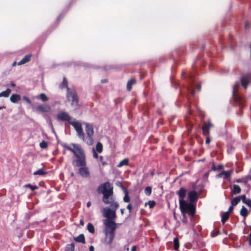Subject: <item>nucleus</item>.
<instances>
[{"mask_svg": "<svg viewBox=\"0 0 251 251\" xmlns=\"http://www.w3.org/2000/svg\"><path fill=\"white\" fill-rule=\"evenodd\" d=\"M180 209L182 213H188L193 216L195 212L194 206L192 203H187L185 201H180Z\"/></svg>", "mask_w": 251, "mask_h": 251, "instance_id": "4", "label": "nucleus"}, {"mask_svg": "<svg viewBox=\"0 0 251 251\" xmlns=\"http://www.w3.org/2000/svg\"><path fill=\"white\" fill-rule=\"evenodd\" d=\"M240 84L242 87L246 89L248 86L251 84V79H240L239 82H236L233 87L232 96L236 101H239L241 100V97L238 96L237 94L238 88H239Z\"/></svg>", "mask_w": 251, "mask_h": 251, "instance_id": "3", "label": "nucleus"}, {"mask_svg": "<svg viewBox=\"0 0 251 251\" xmlns=\"http://www.w3.org/2000/svg\"><path fill=\"white\" fill-rule=\"evenodd\" d=\"M16 62H14L13 63L12 65H13V66H15V65H16Z\"/></svg>", "mask_w": 251, "mask_h": 251, "instance_id": "61", "label": "nucleus"}, {"mask_svg": "<svg viewBox=\"0 0 251 251\" xmlns=\"http://www.w3.org/2000/svg\"><path fill=\"white\" fill-rule=\"evenodd\" d=\"M64 149L70 151L75 158L72 160V165L74 167H79L78 174L84 178L90 176V171L87 167L86 155L81 146L79 144L71 143L70 145L64 144L62 145Z\"/></svg>", "mask_w": 251, "mask_h": 251, "instance_id": "1", "label": "nucleus"}, {"mask_svg": "<svg viewBox=\"0 0 251 251\" xmlns=\"http://www.w3.org/2000/svg\"><path fill=\"white\" fill-rule=\"evenodd\" d=\"M102 214L104 217L107 218L106 219L114 220L116 217V211L109 207H105L103 209Z\"/></svg>", "mask_w": 251, "mask_h": 251, "instance_id": "8", "label": "nucleus"}, {"mask_svg": "<svg viewBox=\"0 0 251 251\" xmlns=\"http://www.w3.org/2000/svg\"><path fill=\"white\" fill-rule=\"evenodd\" d=\"M211 170L215 171L217 170V168L216 167L214 164H213L212 167H211Z\"/></svg>", "mask_w": 251, "mask_h": 251, "instance_id": "48", "label": "nucleus"}, {"mask_svg": "<svg viewBox=\"0 0 251 251\" xmlns=\"http://www.w3.org/2000/svg\"><path fill=\"white\" fill-rule=\"evenodd\" d=\"M46 172L45 171L43 168H41L33 173V175L35 176H43L46 174Z\"/></svg>", "mask_w": 251, "mask_h": 251, "instance_id": "27", "label": "nucleus"}, {"mask_svg": "<svg viewBox=\"0 0 251 251\" xmlns=\"http://www.w3.org/2000/svg\"><path fill=\"white\" fill-rule=\"evenodd\" d=\"M91 205V201H88V202L87 203V206L88 207H89Z\"/></svg>", "mask_w": 251, "mask_h": 251, "instance_id": "55", "label": "nucleus"}, {"mask_svg": "<svg viewBox=\"0 0 251 251\" xmlns=\"http://www.w3.org/2000/svg\"><path fill=\"white\" fill-rule=\"evenodd\" d=\"M128 160L127 159H124L122 160L117 165L118 167H121L124 165H127L128 164Z\"/></svg>", "mask_w": 251, "mask_h": 251, "instance_id": "33", "label": "nucleus"}, {"mask_svg": "<svg viewBox=\"0 0 251 251\" xmlns=\"http://www.w3.org/2000/svg\"><path fill=\"white\" fill-rule=\"evenodd\" d=\"M61 88H66L67 90V99L71 102L72 106L76 109L79 107L78 99L75 91L74 90H70L68 86V82L67 79H63Z\"/></svg>", "mask_w": 251, "mask_h": 251, "instance_id": "2", "label": "nucleus"}, {"mask_svg": "<svg viewBox=\"0 0 251 251\" xmlns=\"http://www.w3.org/2000/svg\"><path fill=\"white\" fill-rule=\"evenodd\" d=\"M85 131L87 135L86 143L89 145H92L93 144V139L92 138L94 135V128L92 125L85 123Z\"/></svg>", "mask_w": 251, "mask_h": 251, "instance_id": "6", "label": "nucleus"}, {"mask_svg": "<svg viewBox=\"0 0 251 251\" xmlns=\"http://www.w3.org/2000/svg\"><path fill=\"white\" fill-rule=\"evenodd\" d=\"M36 98L37 99L41 100L43 102L47 101L49 100V98L46 95V94L44 93H42V94H40L38 96H37L36 97Z\"/></svg>", "mask_w": 251, "mask_h": 251, "instance_id": "22", "label": "nucleus"}, {"mask_svg": "<svg viewBox=\"0 0 251 251\" xmlns=\"http://www.w3.org/2000/svg\"><path fill=\"white\" fill-rule=\"evenodd\" d=\"M98 192L100 194H102L103 196L105 195H113V187L110 183L107 182L100 185L97 189Z\"/></svg>", "mask_w": 251, "mask_h": 251, "instance_id": "5", "label": "nucleus"}, {"mask_svg": "<svg viewBox=\"0 0 251 251\" xmlns=\"http://www.w3.org/2000/svg\"><path fill=\"white\" fill-rule=\"evenodd\" d=\"M31 55H25L21 60L18 63V65H21L24 64L30 61Z\"/></svg>", "mask_w": 251, "mask_h": 251, "instance_id": "18", "label": "nucleus"}, {"mask_svg": "<svg viewBox=\"0 0 251 251\" xmlns=\"http://www.w3.org/2000/svg\"><path fill=\"white\" fill-rule=\"evenodd\" d=\"M23 100H25L28 103L30 104L31 103V100L26 97H24Z\"/></svg>", "mask_w": 251, "mask_h": 251, "instance_id": "44", "label": "nucleus"}, {"mask_svg": "<svg viewBox=\"0 0 251 251\" xmlns=\"http://www.w3.org/2000/svg\"><path fill=\"white\" fill-rule=\"evenodd\" d=\"M93 156L95 158H97L98 157V153L96 151H94Z\"/></svg>", "mask_w": 251, "mask_h": 251, "instance_id": "50", "label": "nucleus"}, {"mask_svg": "<svg viewBox=\"0 0 251 251\" xmlns=\"http://www.w3.org/2000/svg\"><path fill=\"white\" fill-rule=\"evenodd\" d=\"M236 181L237 182H238V183H240V182H242L241 180V179H238L236 180Z\"/></svg>", "mask_w": 251, "mask_h": 251, "instance_id": "59", "label": "nucleus"}, {"mask_svg": "<svg viewBox=\"0 0 251 251\" xmlns=\"http://www.w3.org/2000/svg\"><path fill=\"white\" fill-rule=\"evenodd\" d=\"M11 85V86L12 87H14L15 86V84L14 83H12Z\"/></svg>", "mask_w": 251, "mask_h": 251, "instance_id": "63", "label": "nucleus"}, {"mask_svg": "<svg viewBox=\"0 0 251 251\" xmlns=\"http://www.w3.org/2000/svg\"><path fill=\"white\" fill-rule=\"evenodd\" d=\"M183 216L182 222L185 223L187 221V219L186 218L185 213H183Z\"/></svg>", "mask_w": 251, "mask_h": 251, "instance_id": "45", "label": "nucleus"}, {"mask_svg": "<svg viewBox=\"0 0 251 251\" xmlns=\"http://www.w3.org/2000/svg\"><path fill=\"white\" fill-rule=\"evenodd\" d=\"M106 82H107L106 79H102L101 80V83H106Z\"/></svg>", "mask_w": 251, "mask_h": 251, "instance_id": "58", "label": "nucleus"}, {"mask_svg": "<svg viewBox=\"0 0 251 251\" xmlns=\"http://www.w3.org/2000/svg\"><path fill=\"white\" fill-rule=\"evenodd\" d=\"M105 238L104 243L106 244H111L115 237V232H104Z\"/></svg>", "mask_w": 251, "mask_h": 251, "instance_id": "11", "label": "nucleus"}, {"mask_svg": "<svg viewBox=\"0 0 251 251\" xmlns=\"http://www.w3.org/2000/svg\"><path fill=\"white\" fill-rule=\"evenodd\" d=\"M51 108L50 105L47 104H41L37 106L36 110L38 112H49Z\"/></svg>", "mask_w": 251, "mask_h": 251, "instance_id": "12", "label": "nucleus"}, {"mask_svg": "<svg viewBox=\"0 0 251 251\" xmlns=\"http://www.w3.org/2000/svg\"><path fill=\"white\" fill-rule=\"evenodd\" d=\"M74 245L72 244L70 245H68L66 247V251H74Z\"/></svg>", "mask_w": 251, "mask_h": 251, "instance_id": "37", "label": "nucleus"}, {"mask_svg": "<svg viewBox=\"0 0 251 251\" xmlns=\"http://www.w3.org/2000/svg\"><path fill=\"white\" fill-rule=\"evenodd\" d=\"M241 192V188L238 185H234L233 186V189L232 190L231 193L232 195H236L240 193Z\"/></svg>", "mask_w": 251, "mask_h": 251, "instance_id": "21", "label": "nucleus"}, {"mask_svg": "<svg viewBox=\"0 0 251 251\" xmlns=\"http://www.w3.org/2000/svg\"><path fill=\"white\" fill-rule=\"evenodd\" d=\"M40 147L41 149H46L48 147V143L45 141H42L40 143Z\"/></svg>", "mask_w": 251, "mask_h": 251, "instance_id": "38", "label": "nucleus"}, {"mask_svg": "<svg viewBox=\"0 0 251 251\" xmlns=\"http://www.w3.org/2000/svg\"><path fill=\"white\" fill-rule=\"evenodd\" d=\"M193 88L197 89L198 91H200L201 90V85L200 84H194L193 87L189 89L190 93L192 95H194V90Z\"/></svg>", "mask_w": 251, "mask_h": 251, "instance_id": "26", "label": "nucleus"}, {"mask_svg": "<svg viewBox=\"0 0 251 251\" xmlns=\"http://www.w3.org/2000/svg\"><path fill=\"white\" fill-rule=\"evenodd\" d=\"M233 206H232V205L231 206H230L229 208H228V210L227 212H228V214L229 213V212H231L232 211L233 209Z\"/></svg>", "mask_w": 251, "mask_h": 251, "instance_id": "49", "label": "nucleus"}, {"mask_svg": "<svg viewBox=\"0 0 251 251\" xmlns=\"http://www.w3.org/2000/svg\"><path fill=\"white\" fill-rule=\"evenodd\" d=\"M213 127H214V125L210 121L204 122L202 127L203 134L204 136L209 135L210 129Z\"/></svg>", "mask_w": 251, "mask_h": 251, "instance_id": "10", "label": "nucleus"}, {"mask_svg": "<svg viewBox=\"0 0 251 251\" xmlns=\"http://www.w3.org/2000/svg\"><path fill=\"white\" fill-rule=\"evenodd\" d=\"M242 200L241 199V196L240 197H237L236 198H234L232 201H231V204L232 206H235L236 205L238 202Z\"/></svg>", "mask_w": 251, "mask_h": 251, "instance_id": "30", "label": "nucleus"}, {"mask_svg": "<svg viewBox=\"0 0 251 251\" xmlns=\"http://www.w3.org/2000/svg\"><path fill=\"white\" fill-rule=\"evenodd\" d=\"M11 92V90L8 88L5 91L0 93V97L7 98L9 96Z\"/></svg>", "mask_w": 251, "mask_h": 251, "instance_id": "24", "label": "nucleus"}, {"mask_svg": "<svg viewBox=\"0 0 251 251\" xmlns=\"http://www.w3.org/2000/svg\"><path fill=\"white\" fill-rule=\"evenodd\" d=\"M145 193L147 195H150L151 193V187H147L145 189Z\"/></svg>", "mask_w": 251, "mask_h": 251, "instance_id": "40", "label": "nucleus"}, {"mask_svg": "<svg viewBox=\"0 0 251 251\" xmlns=\"http://www.w3.org/2000/svg\"><path fill=\"white\" fill-rule=\"evenodd\" d=\"M70 124L74 126L76 131L82 129L81 124L79 122H71Z\"/></svg>", "mask_w": 251, "mask_h": 251, "instance_id": "17", "label": "nucleus"}, {"mask_svg": "<svg viewBox=\"0 0 251 251\" xmlns=\"http://www.w3.org/2000/svg\"><path fill=\"white\" fill-rule=\"evenodd\" d=\"M240 213L242 216L246 217L248 214V211L247 209L244 206H242Z\"/></svg>", "mask_w": 251, "mask_h": 251, "instance_id": "29", "label": "nucleus"}, {"mask_svg": "<svg viewBox=\"0 0 251 251\" xmlns=\"http://www.w3.org/2000/svg\"><path fill=\"white\" fill-rule=\"evenodd\" d=\"M103 202L106 204H110L114 201V199L112 195H107L106 194L103 196L102 198Z\"/></svg>", "mask_w": 251, "mask_h": 251, "instance_id": "16", "label": "nucleus"}, {"mask_svg": "<svg viewBox=\"0 0 251 251\" xmlns=\"http://www.w3.org/2000/svg\"><path fill=\"white\" fill-rule=\"evenodd\" d=\"M105 226L104 232H115L117 224L111 219H105L103 221Z\"/></svg>", "mask_w": 251, "mask_h": 251, "instance_id": "7", "label": "nucleus"}, {"mask_svg": "<svg viewBox=\"0 0 251 251\" xmlns=\"http://www.w3.org/2000/svg\"><path fill=\"white\" fill-rule=\"evenodd\" d=\"M136 83L135 79H130L129 80L127 83V90L128 91H130L132 88V85L135 84Z\"/></svg>", "mask_w": 251, "mask_h": 251, "instance_id": "28", "label": "nucleus"}, {"mask_svg": "<svg viewBox=\"0 0 251 251\" xmlns=\"http://www.w3.org/2000/svg\"><path fill=\"white\" fill-rule=\"evenodd\" d=\"M120 211H121V214H122V215H123V214H124V211H125V209H124V208H122V209H121Z\"/></svg>", "mask_w": 251, "mask_h": 251, "instance_id": "56", "label": "nucleus"}, {"mask_svg": "<svg viewBox=\"0 0 251 251\" xmlns=\"http://www.w3.org/2000/svg\"><path fill=\"white\" fill-rule=\"evenodd\" d=\"M89 251H94V248L93 246H91L89 247Z\"/></svg>", "mask_w": 251, "mask_h": 251, "instance_id": "53", "label": "nucleus"}, {"mask_svg": "<svg viewBox=\"0 0 251 251\" xmlns=\"http://www.w3.org/2000/svg\"><path fill=\"white\" fill-rule=\"evenodd\" d=\"M25 187L29 188L30 189H31L32 191H34L38 188V187L35 185H32L30 184H26L25 185Z\"/></svg>", "mask_w": 251, "mask_h": 251, "instance_id": "41", "label": "nucleus"}, {"mask_svg": "<svg viewBox=\"0 0 251 251\" xmlns=\"http://www.w3.org/2000/svg\"><path fill=\"white\" fill-rule=\"evenodd\" d=\"M241 199L242 201L247 204L248 206L251 207V199H247L245 195H242Z\"/></svg>", "mask_w": 251, "mask_h": 251, "instance_id": "20", "label": "nucleus"}, {"mask_svg": "<svg viewBox=\"0 0 251 251\" xmlns=\"http://www.w3.org/2000/svg\"><path fill=\"white\" fill-rule=\"evenodd\" d=\"M211 236H212V237H214V236H216V235H214L213 233H211Z\"/></svg>", "mask_w": 251, "mask_h": 251, "instance_id": "64", "label": "nucleus"}, {"mask_svg": "<svg viewBox=\"0 0 251 251\" xmlns=\"http://www.w3.org/2000/svg\"><path fill=\"white\" fill-rule=\"evenodd\" d=\"M75 241L78 242L82 243H85V237L83 234H81L77 237L75 238Z\"/></svg>", "mask_w": 251, "mask_h": 251, "instance_id": "25", "label": "nucleus"}, {"mask_svg": "<svg viewBox=\"0 0 251 251\" xmlns=\"http://www.w3.org/2000/svg\"><path fill=\"white\" fill-rule=\"evenodd\" d=\"M21 99V97L19 95L13 94L10 97V101L13 103H16L18 101L20 100Z\"/></svg>", "mask_w": 251, "mask_h": 251, "instance_id": "19", "label": "nucleus"}, {"mask_svg": "<svg viewBox=\"0 0 251 251\" xmlns=\"http://www.w3.org/2000/svg\"><path fill=\"white\" fill-rule=\"evenodd\" d=\"M4 106H0V110L2 109V108H4Z\"/></svg>", "mask_w": 251, "mask_h": 251, "instance_id": "62", "label": "nucleus"}, {"mask_svg": "<svg viewBox=\"0 0 251 251\" xmlns=\"http://www.w3.org/2000/svg\"><path fill=\"white\" fill-rule=\"evenodd\" d=\"M206 136V141H205V143L206 144H209V143L210 142V139L209 137V135Z\"/></svg>", "mask_w": 251, "mask_h": 251, "instance_id": "46", "label": "nucleus"}, {"mask_svg": "<svg viewBox=\"0 0 251 251\" xmlns=\"http://www.w3.org/2000/svg\"><path fill=\"white\" fill-rule=\"evenodd\" d=\"M57 119L59 121H67L69 123L71 122V120L72 119L71 117L69 115V114L64 111L59 112L56 116Z\"/></svg>", "mask_w": 251, "mask_h": 251, "instance_id": "9", "label": "nucleus"}, {"mask_svg": "<svg viewBox=\"0 0 251 251\" xmlns=\"http://www.w3.org/2000/svg\"><path fill=\"white\" fill-rule=\"evenodd\" d=\"M80 224L81 225L83 226V225H84V222H83V220H80Z\"/></svg>", "mask_w": 251, "mask_h": 251, "instance_id": "57", "label": "nucleus"}, {"mask_svg": "<svg viewBox=\"0 0 251 251\" xmlns=\"http://www.w3.org/2000/svg\"><path fill=\"white\" fill-rule=\"evenodd\" d=\"M100 161L101 162V164L103 166H105L107 164V163L105 161H103L102 156H100Z\"/></svg>", "mask_w": 251, "mask_h": 251, "instance_id": "43", "label": "nucleus"}, {"mask_svg": "<svg viewBox=\"0 0 251 251\" xmlns=\"http://www.w3.org/2000/svg\"><path fill=\"white\" fill-rule=\"evenodd\" d=\"M186 190L183 188H181L177 192L179 197V202L180 205V201H185L183 199L186 196Z\"/></svg>", "mask_w": 251, "mask_h": 251, "instance_id": "15", "label": "nucleus"}, {"mask_svg": "<svg viewBox=\"0 0 251 251\" xmlns=\"http://www.w3.org/2000/svg\"><path fill=\"white\" fill-rule=\"evenodd\" d=\"M129 201H130V198L128 195V193H127V191L126 190L125 191V197H124V201L126 202H129Z\"/></svg>", "mask_w": 251, "mask_h": 251, "instance_id": "39", "label": "nucleus"}, {"mask_svg": "<svg viewBox=\"0 0 251 251\" xmlns=\"http://www.w3.org/2000/svg\"><path fill=\"white\" fill-rule=\"evenodd\" d=\"M174 249L176 250L179 248V241L177 238H175L174 239Z\"/></svg>", "mask_w": 251, "mask_h": 251, "instance_id": "35", "label": "nucleus"}, {"mask_svg": "<svg viewBox=\"0 0 251 251\" xmlns=\"http://www.w3.org/2000/svg\"><path fill=\"white\" fill-rule=\"evenodd\" d=\"M188 198L191 202L197 201L198 199V193L195 191H190L188 193Z\"/></svg>", "mask_w": 251, "mask_h": 251, "instance_id": "13", "label": "nucleus"}, {"mask_svg": "<svg viewBox=\"0 0 251 251\" xmlns=\"http://www.w3.org/2000/svg\"><path fill=\"white\" fill-rule=\"evenodd\" d=\"M233 171L229 170L228 171H223L217 176V177H223L224 179L228 178L230 177L232 174Z\"/></svg>", "mask_w": 251, "mask_h": 251, "instance_id": "14", "label": "nucleus"}, {"mask_svg": "<svg viewBox=\"0 0 251 251\" xmlns=\"http://www.w3.org/2000/svg\"><path fill=\"white\" fill-rule=\"evenodd\" d=\"M96 150L99 153H100L102 152V145L99 142L97 143V144L96 145Z\"/></svg>", "mask_w": 251, "mask_h": 251, "instance_id": "34", "label": "nucleus"}, {"mask_svg": "<svg viewBox=\"0 0 251 251\" xmlns=\"http://www.w3.org/2000/svg\"><path fill=\"white\" fill-rule=\"evenodd\" d=\"M76 132H77V135H78V136L79 137V138H80L82 140H84V134L83 132L82 129H80Z\"/></svg>", "mask_w": 251, "mask_h": 251, "instance_id": "36", "label": "nucleus"}, {"mask_svg": "<svg viewBox=\"0 0 251 251\" xmlns=\"http://www.w3.org/2000/svg\"><path fill=\"white\" fill-rule=\"evenodd\" d=\"M249 244L251 245V235H250V238L249 240Z\"/></svg>", "mask_w": 251, "mask_h": 251, "instance_id": "60", "label": "nucleus"}, {"mask_svg": "<svg viewBox=\"0 0 251 251\" xmlns=\"http://www.w3.org/2000/svg\"><path fill=\"white\" fill-rule=\"evenodd\" d=\"M127 208L129 210V213H130L131 212V208H132V205L131 204H128L127 206Z\"/></svg>", "mask_w": 251, "mask_h": 251, "instance_id": "47", "label": "nucleus"}, {"mask_svg": "<svg viewBox=\"0 0 251 251\" xmlns=\"http://www.w3.org/2000/svg\"><path fill=\"white\" fill-rule=\"evenodd\" d=\"M217 170H221L223 169V166L222 165H219L217 167Z\"/></svg>", "mask_w": 251, "mask_h": 251, "instance_id": "51", "label": "nucleus"}, {"mask_svg": "<svg viewBox=\"0 0 251 251\" xmlns=\"http://www.w3.org/2000/svg\"><path fill=\"white\" fill-rule=\"evenodd\" d=\"M110 204H111L110 208L111 209L114 210L115 211L119 206V203L115 201L111 202Z\"/></svg>", "mask_w": 251, "mask_h": 251, "instance_id": "31", "label": "nucleus"}, {"mask_svg": "<svg viewBox=\"0 0 251 251\" xmlns=\"http://www.w3.org/2000/svg\"><path fill=\"white\" fill-rule=\"evenodd\" d=\"M87 230L91 233H94L95 232V227L91 223H88L87 226Z\"/></svg>", "mask_w": 251, "mask_h": 251, "instance_id": "32", "label": "nucleus"}, {"mask_svg": "<svg viewBox=\"0 0 251 251\" xmlns=\"http://www.w3.org/2000/svg\"><path fill=\"white\" fill-rule=\"evenodd\" d=\"M148 204L149 205L150 208H151L153 207H154V206L155 204V203L154 201H149L148 203Z\"/></svg>", "mask_w": 251, "mask_h": 251, "instance_id": "42", "label": "nucleus"}, {"mask_svg": "<svg viewBox=\"0 0 251 251\" xmlns=\"http://www.w3.org/2000/svg\"><path fill=\"white\" fill-rule=\"evenodd\" d=\"M229 216V214H228V212H226L223 213L222 214V220L221 221L222 223L224 224L225 222L227 220Z\"/></svg>", "mask_w": 251, "mask_h": 251, "instance_id": "23", "label": "nucleus"}, {"mask_svg": "<svg viewBox=\"0 0 251 251\" xmlns=\"http://www.w3.org/2000/svg\"><path fill=\"white\" fill-rule=\"evenodd\" d=\"M131 251H136V246H133L131 248Z\"/></svg>", "mask_w": 251, "mask_h": 251, "instance_id": "52", "label": "nucleus"}, {"mask_svg": "<svg viewBox=\"0 0 251 251\" xmlns=\"http://www.w3.org/2000/svg\"><path fill=\"white\" fill-rule=\"evenodd\" d=\"M209 172H208L204 174V176L205 177H207L208 176H209Z\"/></svg>", "mask_w": 251, "mask_h": 251, "instance_id": "54", "label": "nucleus"}]
</instances>
